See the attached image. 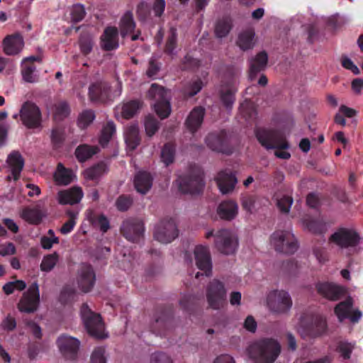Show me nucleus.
<instances>
[{
  "label": "nucleus",
  "instance_id": "1",
  "mask_svg": "<svg viewBox=\"0 0 363 363\" xmlns=\"http://www.w3.org/2000/svg\"><path fill=\"white\" fill-rule=\"evenodd\" d=\"M247 356L255 363H272L280 353V345L273 339H262L249 344Z\"/></svg>",
  "mask_w": 363,
  "mask_h": 363
},
{
  "label": "nucleus",
  "instance_id": "2",
  "mask_svg": "<svg viewBox=\"0 0 363 363\" xmlns=\"http://www.w3.org/2000/svg\"><path fill=\"white\" fill-rule=\"evenodd\" d=\"M256 135L259 142L266 149L275 150L276 157L284 160L291 157V154L286 151L289 145L281 133L276 130H259Z\"/></svg>",
  "mask_w": 363,
  "mask_h": 363
},
{
  "label": "nucleus",
  "instance_id": "3",
  "mask_svg": "<svg viewBox=\"0 0 363 363\" xmlns=\"http://www.w3.org/2000/svg\"><path fill=\"white\" fill-rule=\"evenodd\" d=\"M330 242L342 249H349L351 253L363 250V239L353 228H342L331 235Z\"/></svg>",
  "mask_w": 363,
  "mask_h": 363
},
{
  "label": "nucleus",
  "instance_id": "4",
  "mask_svg": "<svg viewBox=\"0 0 363 363\" xmlns=\"http://www.w3.org/2000/svg\"><path fill=\"white\" fill-rule=\"evenodd\" d=\"M80 314L84 326L91 336L97 339H104L108 337L100 315L93 313L88 305L83 304L82 306Z\"/></svg>",
  "mask_w": 363,
  "mask_h": 363
},
{
  "label": "nucleus",
  "instance_id": "5",
  "mask_svg": "<svg viewBox=\"0 0 363 363\" xmlns=\"http://www.w3.org/2000/svg\"><path fill=\"white\" fill-rule=\"evenodd\" d=\"M227 288L225 283L220 279H214L206 287V298L208 307L218 310L225 303Z\"/></svg>",
  "mask_w": 363,
  "mask_h": 363
},
{
  "label": "nucleus",
  "instance_id": "6",
  "mask_svg": "<svg viewBox=\"0 0 363 363\" xmlns=\"http://www.w3.org/2000/svg\"><path fill=\"white\" fill-rule=\"evenodd\" d=\"M148 96L157 101L153 104L157 114L162 119L167 118L171 113L169 101V94L162 87L152 84L148 91Z\"/></svg>",
  "mask_w": 363,
  "mask_h": 363
},
{
  "label": "nucleus",
  "instance_id": "7",
  "mask_svg": "<svg viewBox=\"0 0 363 363\" xmlns=\"http://www.w3.org/2000/svg\"><path fill=\"white\" fill-rule=\"evenodd\" d=\"M270 242L277 251L286 254L294 253L298 248L297 241L290 231H276Z\"/></svg>",
  "mask_w": 363,
  "mask_h": 363
},
{
  "label": "nucleus",
  "instance_id": "8",
  "mask_svg": "<svg viewBox=\"0 0 363 363\" xmlns=\"http://www.w3.org/2000/svg\"><path fill=\"white\" fill-rule=\"evenodd\" d=\"M269 310L276 313H284L290 310L292 300L289 294L284 290L272 291L267 296Z\"/></svg>",
  "mask_w": 363,
  "mask_h": 363
},
{
  "label": "nucleus",
  "instance_id": "9",
  "mask_svg": "<svg viewBox=\"0 0 363 363\" xmlns=\"http://www.w3.org/2000/svg\"><path fill=\"white\" fill-rule=\"evenodd\" d=\"M177 183L183 193L199 194L204 186L203 172L200 168L196 167L189 175L180 177Z\"/></svg>",
  "mask_w": 363,
  "mask_h": 363
},
{
  "label": "nucleus",
  "instance_id": "10",
  "mask_svg": "<svg viewBox=\"0 0 363 363\" xmlns=\"http://www.w3.org/2000/svg\"><path fill=\"white\" fill-rule=\"evenodd\" d=\"M215 244L223 254H233L238 246V238L232 231L226 229H221L216 232Z\"/></svg>",
  "mask_w": 363,
  "mask_h": 363
},
{
  "label": "nucleus",
  "instance_id": "11",
  "mask_svg": "<svg viewBox=\"0 0 363 363\" xmlns=\"http://www.w3.org/2000/svg\"><path fill=\"white\" fill-rule=\"evenodd\" d=\"M177 236V227L173 220H163L155 228L154 238L161 243L171 242Z\"/></svg>",
  "mask_w": 363,
  "mask_h": 363
},
{
  "label": "nucleus",
  "instance_id": "12",
  "mask_svg": "<svg viewBox=\"0 0 363 363\" xmlns=\"http://www.w3.org/2000/svg\"><path fill=\"white\" fill-rule=\"evenodd\" d=\"M40 302V291L37 283H33L25 292L20 300L18 308L24 313H33L38 307Z\"/></svg>",
  "mask_w": 363,
  "mask_h": 363
},
{
  "label": "nucleus",
  "instance_id": "13",
  "mask_svg": "<svg viewBox=\"0 0 363 363\" xmlns=\"http://www.w3.org/2000/svg\"><path fill=\"white\" fill-rule=\"evenodd\" d=\"M19 116L23 125L33 128L38 127L41 121L40 108L33 102H25L20 110Z\"/></svg>",
  "mask_w": 363,
  "mask_h": 363
},
{
  "label": "nucleus",
  "instance_id": "14",
  "mask_svg": "<svg viewBox=\"0 0 363 363\" xmlns=\"http://www.w3.org/2000/svg\"><path fill=\"white\" fill-rule=\"evenodd\" d=\"M194 255L196 267L203 272L201 274L197 272L196 278H199L200 275L208 276L211 272L212 264L208 247L198 245L194 248Z\"/></svg>",
  "mask_w": 363,
  "mask_h": 363
},
{
  "label": "nucleus",
  "instance_id": "15",
  "mask_svg": "<svg viewBox=\"0 0 363 363\" xmlns=\"http://www.w3.org/2000/svg\"><path fill=\"white\" fill-rule=\"evenodd\" d=\"M352 300L350 298L335 306L334 311L339 321L350 318L351 322L357 323L361 319L362 313L360 311L357 309L352 311Z\"/></svg>",
  "mask_w": 363,
  "mask_h": 363
},
{
  "label": "nucleus",
  "instance_id": "16",
  "mask_svg": "<svg viewBox=\"0 0 363 363\" xmlns=\"http://www.w3.org/2000/svg\"><path fill=\"white\" fill-rule=\"evenodd\" d=\"M57 343L60 352L66 359L75 358L80 345L77 338L63 335L58 337Z\"/></svg>",
  "mask_w": 363,
  "mask_h": 363
},
{
  "label": "nucleus",
  "instance_id": "17",
  "mask_svg": "<svg viewBox=\"0 0 363 363\" xmlns=\"http://www.w3.org/2000/svg\"><path fill=\"white\" fill-rule=\"evenodd\" d=\"M215 180L220 191L223 194L231 193L238 182L235 174L229 169L219 172L215 177Z\"/></svg>",
  "mask_w": 363,
  "mask_h": 363
},
{
  "label": "nucleus",
  "instance_id": "18",
  "mask_svg": "<svg viewBox=\"0 0 363 363\" xmlns=\"http://www.w3.org/2000/svg\"><path fill=\"white\" fill-rule=\"evenodd\" d=\"M95 281V274L91 267L86 264L81 265L77 276V284L84 292L89 291Z\"/></svg>",
  "mask_w": 363,
  "mask_h": 363
},
{
  "label": "nucleus",
  "instance_id": "19",
  "mask_svg": "<svg viewBox=\"0 0 363 363\" xmlns=\"http://www.w3.org/2000/svg\"><path fill=\"white\" fill-rule=\"evenodd\" d=\"M24 46V41L20 34L9 35L2 41V50L6 55L20 53Z\"/></svg>",
  "mask_w": 363,
  "mask_h": 363
},
{
  "label": "nucleus",
  "instance_id": "20",
  "mask_svg": "<svg viewBox=\"0 0 363 363\" xmlns=\"http://www.w3.org/2000/svg\"><path fill=\"white\" fill-rule=\"evenodd\" d=\"M318 292L330 300H337L345 294V289L333 283H318L316 284Z\"/></svg>",
  "mask_w": 363,
  "mask_h": 363
},
{
  "label": "nucleus",
  "instance_id": "21",
  "mask_svg": "<svg viewBox=\"0 0 363 363\" xmlns=\"http://www.w3.org/2000/svg\"><path fill=\"white\" fill-rule=\"evenodd\" d=\"M121 230L124 236L132 242L140 239L144 233V226L142 222L135 220H127L123 222Z\"/></svg>",
  "mask_w": 363,
  "mask_h": 363
},
{
  "label": "nucleus",
  "instance_id": "22",
  "mask_svg": "<svg viewBox=\"0 0 363 363\" xmlns=\"http://www.w3.org/2000/svg\"><path fill=\"white\" fill-rule=\"evenodd\" d=\"M84 196L82 188L74 186L70 189L60 191L57 195V199L62 205H74L79 203Z\"/></svg>",
  "mask_w": 363,
  "mask_h": 363
},
{
  "label": "nucleus",
  "instance_id": "23",
  "mask_svg": "<svg viewBox=\"0 0 363 363\" xmlns=\"http://www.w3.org/2000/svg\"><path fill=\"white\" fill-rule=\"evenodd\" d=\"M135 23L133 19V13L130 11H127L121 19L119 25L120 33L123 38L130 35L132 40H138L140 32L137 31V33H133L135 30Z\"/></svg>",
  "mask_w": 363,
  "mask_h": 363
},
{
  "label": "nucleus",
  "instance_id": "24",
  "mask_svg": "<svg viewBox=\"0 0 363 363\" xmlns=\"http://www.w3.org/2000/svg\"><path fill=\"white\" fill-rule=\"evenodd\" d=\"M6 164L11 172V176H8V179L17 180L24 166V160L21 155L16 151L10 153L6 160Z\"/></svg>",
  "mask_w": 363,
  "mask_h": 363
},
{
  "label": "nucleus",
  "instance_id": "25",
  "mask_svg": "<svg viewBox=\"0 0 363 363\" xmlns=\"http://www.w3.org/2000/svg\"><path fill=\"white\" fill-rule=\"evenodd\" d=\"M108 91V84L101 81L91 84L89 89V94L91 101H104L106 100L109 98Z\"/></svg>",
  "mask_w": 363,
  "mask_h": 363
},
{
  "label": "nucleus",
  "instance_id": "26",
  "mask_svg": "<svg viewBox=\"0 0 363 363\" xmlns=\"http://www.w3.org/2000/svg\"><path fill=\"white\" fill-rule=\"evenodd\" d=\"M152 177L145 171L138 172L134 178V186L137 191L142 194H146L152 187Z\"/></svg>",
  "mask_w": 363,
  "mask_h": 363
},
{
  "label": "nucleus",
  "instance_id": "27",
  "mask_svg": "<svg viewBox=\"0 0 363 363\" xmlns=\"http://www.w3.org/2000/svg\"><path fill=\"white\" fill-rule=\"evenodd\" d=\"M267 62L268 56L264 51L257 53L250 60V78L251 80L258 72L265 69Z\"/></svg>",
  "mask_w": 363,
  "mask_h": 363
},
{
  "label": "nucleus",
  "instance_id": "28",
  "mask_svg": "<svg viewBox=\"0 0 363 363\" xmlns=\"http://www.w3.org/2000/svg\"><path fill=\"white\" fill-rule=\"evenodd\" d=\"M127 150L133 151L140 144L139 128L136 124L128 125L124 131Z\"/></svg>",
  "mask_w": 363,
  "mask_h": 363
},
{
  "label": "nucleus",
  "instance_id": "29",
  "mask_svg": "<svg viewBox=\"0 0 363 363\" xmlns=\"http://www.w3.org/2000/svg\"><path fill=\"white\" fill-rule=\"evenodd\" d=\"M238 213V204L233 201H225L219 204L217 208V213L221 219L232 220Z\"/></svg>",
  "mask_w": 363,
  "mask_h": 363
},
{
  "label": "nucleus",
  "instance_id": "30",
  "mask_svg": "<svg viewBox=\"0 0 363 363\" xmlns=\"http://www.w3.org/2000/svg\"><path fill=\"white\" fill-rule=\"evenodd\" d=\"M101 47L106 50L116 49L118 47V30L114 27H108L101 38Z\"/></svg>",
  "mask_w": 363,
  "mask_h": 363
},
{
  "label": "nucleus",
  "instance_id": "31",
  "mask_svg": "<svg viewBox=\"0 0 363 363\" xmlns=\"http://www.w3.org/2000/svg\"><path fill=\"white\" fill-rule=\"evenodd\" d=\"M255 36V33L252 29L243 30L239 33L236 44L244 51L252 49L256 44Z\"/></svg>",
  "mask_w": 363,
  "mask_h": 363
},
{
  "label": "nucleus",
  "instance_id": "32",
  "mask_svg": "<svg viewBox=\"0 0 363 363\" xmlns=\"http://www.w3.org/2000/svg\"><path fill=\"white\" fill-rule=\"evenodd\" d=\"M204 116V109L201 107L194 108L186 121L187 128L195 132L201 125Z\"/></svg>",
  "mask_w": 363,
  "mask_h": 363
},
{
  "label": "nucleus",
  "instance_id": "33",
  "mask_svg": "<svg viewBox=\"0 0 363 363\" xmlns=\"http://www.w3.org/2000/svg\"><path fill=\"white\" fill-rule=\"evenodd\" d=\"M225 135L224 133H211L206 138V145L213 151H225Z\"/></svg>",
  "mask_w": 363,
  "mask_h": 363
},
{
  "label": "nucleus",
  "instance_id": "34",
  "mask_svg": "<svg viewBox=\"0 0 363 363\" xmlns=\"http://www.w3.org/2000/svg\"><path fill=\"white\" fill-rule=\"evenodd\" d=\"M76 176L72 170L65 168L61 163L58 164L54 174V178L57 184L67 185L75 179Z\"/></svg>",
  "mask_w": 363,
  "mask_h": 363
},
{
  "label": "nucleus",
  "instance_id": "35",
  "mask_svg": "<svg viewBox=\"0 0 363 363\" xmlns=\"http://www.w3.org/2000/svg\"><path fill=\"white\" fill-rule=\"evenodd\" d=\"M20 216L30 224H38L44 215L38 208H25L21 211Z\"/></svg>",
  "mask_w": 363,
  "mask_h": 363
},
{
  "label": "nucleus",
  "instance_id": "36",
  "mask_svg": "<svg viewBox=\"0 0 363 363\" xmlns=\"http://www.w3.org/2000/svg\"><path fill=\"white\" fill-rule=\"evenodd\" d=\"M141 107V103L139 101H130L123 104L117 108V111L121 113L125 118H130L137 113Z\"/></svg>",
  "mask_w": 363,
  "mask_h": 363
},
{
  "label": "nucleus",
  "instance_id": "37",
  "mask_svg": "<svg viewBox=\"0 0 363 363\" xmlns=\"http://www.w3.org/2000/svg\"><path fill=\"white\" fill-rule=\"evenodd\" d=\"M106 172V165L100 163L84 170L83 175L86 180L97 181Z\"/></svg>",
  "mask_w": 363,
  "mask_h": 363
},
{
  "label": "nucleus",
  "instance_id": "38",
  "mask_svg": "<svg viewBox=\"0 0 363 363\" xmlns=\"http://www.w3.org/2000/svg\"><path fill=\"white\" fill-rule=\"evenodd\" d=\"M98 151L99 148L96 146L84 145L77 148L75 155L79 161L83 162L96 154Z\"/></svg>",
  "mask_w": 363,
  "mask_h": 363
},
{
  "label": "nucleus",
  "instance_id": "39",
  "mask_svg": "<svg viewBox=\"0 0 363 363\" xmlns=\"http://www.w3.org/2000/svg\"><path fill=\"white\" fill-rule=\"evenodd\" d=\"M306 227L313 233H322L327 229L326 223L322 219L304 220Z\"/></svg>",
  "mask_w": 363,
  "mask_h": 363
},
{
  "label": "nucleus",
  "instance_id": "40",
  "mask_svg": "<svg viewBox=\"0 0 363 363\" xmlns=\"http://www.w3.org/2000/svg\"><path fill=\"white\" fill-rule=\"evenodd\" d=\"M116 133V126L113 122H108L101 130L99 143L102 146L107 145Z\"/></svg>",
  "mask_w": 363,
  "mask_h": 363
},
{
  "label": "nucleus",
  "instance_id": "41",
  "mask_svg": "<svg viewBox=\"0 0 363 363\" xmlns=\"http://www.w3.org/2000/svg\"><path fill=\"white\" fill-rule=\"evenodd\" d=\"M70 19L74 23L81 21L85 16L84 7L79 4H74L69 9Z\"/></svg>",
  "mask_w": 363,
  "mask_h": 363
},
{
  "label": "nucleus",
  "instance_id": "42",
  "mask_svg": "<svg viewBox=\"0 0 363 363\" xmlns=\"http://www.w3.org/2000/svg\"><path fill=\"white\" fill-rule=\"evenodd\" d=\"M58 261V255L55 252L43 257L40 264V269L43 272H50L56 265Z\"/></svg>",
  "mask_w": 363,
  "mask_h": 363
},
{
  "label": "nucleus",
  "instance_id": "43",
  "mask_svg": "<svg viewBox=\"0 0 363 363\" xmlns=\"http://www.w3.org/2000/svg\"><path fill=\"white\" fill-rule=\"evenodd\" d=\"M95 114L92 111L85 110L78 117V125L81 128H86L93 122Z\"/></svg>",
  "mask_w": 363,
  "mask_h": 363
},
{
  "label": "nucleus",
  "instance_id": "44",
  "mask_svg": "<svg viewBox=\"0 0 363 363\" xmlns=\"http://www.w3.org/2000/svg\"><path fill=\"white\" fill-rule=\"evenodd\" d=\"M106 349L103 347H95L90 356V363H106Z\"/></svg>",
  "mask_w": 363,
  "mask_h": 363
},
{
  "label": "nucleus",
  "instance_id": "45",
  "mask_svg": "<svg viewBox=\"0 0 363 363\" xmlns=\"http://www.w3.org/2000/svg\"><path fill=\"white\" fill-rule=\"evenodd\" d=\"M69 114V108L65 101H61L55 104L54 116L57 121L62 120Z\"/></svg>",
  "mask_w": 363,
  "mask_h": 363
},
{
  "label": "nucleus",
  "instance_id": "46",
  "mask_svg": "<svg viewBox=\"0 0 363 363\" xmlns=\"http://www.w3.org/2000/svg\"><path fill=\"white\" fill-rule=\"evenodd\" d=\"M67 213L69 218L63 224L60 230V233L63 235L69 234L74 229L78 216L77 213L73 211H68Z\"/></svg>",
  "mask_w": 363,
  "mask_h": 363
},
{
  "label": "nucleus",
  "instance_id": "47",
  "mask_svg": "<svg viewBox=\"0 0 363 363\" xmlns=\"http://www.w3.org/2000/svg\"><path fill=\"white\" fill-rule=\"evenodd\" d=\"M231 28L232 25L230 20L220 21L218 22L216 26V35L219 38H224L229 33Z\"/></svg>",
  "mask_w": 363,
  "mask_h": 363
},
{
  "label": "nucleus",
  "instance_id": "48",
  "mask_svg": "<svg viewBox=\"0 0 363 363\" xmlns=\"http://www.w3.org/2000/svg\"><path fill=\"white\" fill-rule=\"evenodd\" d=\"M79 48L84 55H87L92 50L93 37L90 35H82L79 39Z\"/></svg>",
  "mask_w": 363,
  "mask_h": 363
},
{
  "label": "nucleus",
  "instance_id": "49",
  "mask_svg": "<svg viewBox=\"0 0 363 363\" xmlns=\"http://www.w3.org/2000/svg\"><path fill=\"white\" fill-rule=\"evenodd\" d=\"M145 128L146 134L151 137L157 131L159 123L154 117L148 116L145 120Z\"/></svg>",
  "mask_w": 363,
  "mask_h": 363
},
{
  "label": "nucleus",
  "instance_id": "50",
  "mask_svg": "<svg viewBox=\"0 0 363 363\" xmlns=\"http://www.w3.org/2000/svg\"><path fill=\"white\" fill-rule=\"evenodd\" d=\"M26 287V284L22 280L10 281L3 286V290L6 294H12L15 290L22 291Z\"/></svg>",
  "mask_w": 363,
  "mask_h": 363
},
{
  "label": "nucleus",
  "instance_id": "51",
  "mask_svg": "<svg viewBox=\"0 0 363 363\" xmlns=\"http://www.w3.org/2000/svg\"><path fill=\"white\" fill-rule=\"evenodd\" d=\"M174 149L171 145H165L162 150L161 159L166 166L171 164L174 160Z\"/></svg>",
  "mask_w": 363,
  "mask_h": 363
},
{
  "label": "nucleus",
  "instance_id": "52",
  "mask_svg": "<svg viewBox=\"0 0 363 363\" xmlns=\"http://www.w3.org/2000/svg\"><path fill=\"white\" fill-rule=\"evenodd\" d=\"M340 63L342 67L351 71L354 74L358 75L360 74V70L358 67L354 63L350 57L347 55H342L340 57Z\"/></svg>",
  "mask_w": 363,
  "mask_h": 363
},
{
  "label": "nucleus",
  "instance_id": "53",
  "mask_svg": "<svg viewBox=\"0 0 363 363\" xmlns=\"http://www.w3.org/2000/svg\"><path fill=\"white\" fill-rule=\"evenodd\" d=\"M92 224L97 228H99L103 233L106 232L110 225L108 219L103 215L98 216L97 217L91 220Z\"/></svg>",
  "mask_w": 363,
  "mask_h": 363
},
{
  "label": "nucleus",
  "instance_id": "54",
  "mask_svg": "<svg viewBox=\"0 0 363 363\" xmlns=\"http://www.w3.org/2000/svg\"><path fill=\"white\" fill-rule=\"evenodd\" d=\"M203 86L201 79H196L190 82L185 88V93L189 96H194L200 91Z\"/></svg>",
  "mask_w": 363,
  "mask_h": 363
},
{
  "label": "nucleus",
  "instance_id": "55",
  "mask_svg": "<svg viewBox=\"0 0 363 363\" xmlns=\"http://www.w3.org/2000/svg\"><path fill=\"white\" fill-rule=\"evenodd\" d=\"M242 206L250 213L255 212L257 210V199L252 196L243 197L242 199Z\"/></svg>",
  "mask_w": 363,
  "mask_h": 363
},
{
  "label": "nucleus",
  "instance_id": "56",
  "mask_svg": "<svg viewBox=\"0 0 363 363\" xmlns=\"http://www.w3.org/2000/svg\"><path fill=\"white\" fill-rule=\"evenodd\" d=\"M35 67L33 66H25L22 70L23 79L27 82H35L37 81V75L35 72Z\"/></svg>",
  "mask_w": 363,
  "mask_h": 363
},
{
  "label": "nucleus",
  "instance_id": "57",
  "mask_svg": "<svg viewBox=\"0 0 363 363\" xmlns=\"http://www.w3.org/2000/svg\"><path fill=\"white\" fill-rule=\"evenodd\" d=\"M354 347V343L348 342H340L338 346V350L345 359H349L350 354Z\"/></svg>",
  "mask_w": 363,
  "mask_h": 363
},
{
  "label": "nucleus",
  "instance_id": "58",
  "mask_svg": "<svg viewBox=\"0 0 363 363\" xmlns=\"http://www.w3.org/2000/svg\"><path fill=\"white\" fill-rule=\"evenodd\" d=\"M277 203L279 208L284 213H288L293 203V199L291 196H284L277 199Z\"/></svg>",
  "mask_w": 363,
  "mask_h": 363
},
{
  "label": "nucleus",
  "instance_id": "59",
  "mask_svg": "<svg viewBox=\"0 0 363 363\" xmlns=\"http://www.w3.org/2000/svg\"><path fill=\"white\" fill-rule=\"evenodd\" d=\"M150 363H172V360L166 354L157 352L150 356Z\"/></svg>",
  "mask_w": 363,
  "mask_h": 363
},
{
  "label": "nucleus",
  "instance_id": "60",
  "mask_svg": "<svg viewBox=\"0 0 363 363\" xmlns=\"http://www.w3.org/2000/svg\"><path fill=\"white\" fill-rule=\"evenodd\" d=\"M176 45V30L174 28H171L170 30V35L168 38V40L167 43L166 50L167 52L171 55H174V48Z\"/></svg>",
  "mask_w": 363,
  "mask_h": 363
},
{
  "label": "nucleus",
  "instance_id": "61",
  "mask_svg": "<svg viewBox=\"0 0 363 363\" xmlns=\"http://www.w3.org/2000/svg\"><path fill=\"white\" fill-rule=\"evenodd\" d=\"M16 253V247L11 242L0 244V255L6 257Z\"/></svg>",
  "mask_w": 363,
  "mask_h": 363
},
{
  "label": "nucleus",
  "instance_id": "62",
  "mask_svg": "<svg viewBox=\"0 0 363 363\" xmlns=\"http://www.w3.org/2000/svg\"><path fill=\"white\" fill-rule=\"evenodd\" d=\"M137 13L140 20L145 21L150 15V7L145 2L140 3L137 9Z\"/></svg>",
  "mask_w": 363,
  "mask_h": 363
},
{
  "label": "nucleus",
  "instance_id": "63",
  "mask_svg": "<svg viewBox=\"0 0 363 363\" xmlns=\"http://www.w3.org/2000/svg\"><path fill=\"white\" fill-rule=\"evenodd\" d=\"M59 239L57 237H42L40 240L41 246L43 249L50 250L54 244H57Z\"/></svg>",
  "mask_w": 363,
  "mask_h": 363
},
{
  "label": "nucleus",
  "instance_id": "64",
  "mask_svg": "<svg viewBox=\"0 0 363 363\" xmlns=\"http://www.w3.org/2000/svg\"><path fill=\"white\" fill-rule=\"evenodd\" d=\"M164 8V0H155V2L152 8V11L153 12L155 16H160L163 13Z\"/></svg>",
  "mask_w": 363,
  "mask_h": 363
}]
</instances>
